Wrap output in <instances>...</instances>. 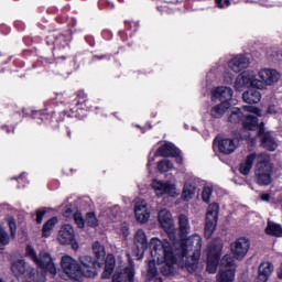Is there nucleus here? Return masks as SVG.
I'll use <instances>...</instances> for the list:
<instances>
[{
  "mask_svg": "<svg viewBox=\"0 0 282 282\" xmlns=\"http://www.w3.org/2000/svg\"><path fill=\"white\" fill-rule=\"evenodd\" d=\"M150 250L151 256L154 258V260H151L148 264V279L151 282H164L160 273H158V268H155V259L156 261H165L161 267V274H163V276H171L175 270L173 265L177 262L181 263L182 268H186L182 258L175 253L173 246H171V242L166 239L151 238Z\"/></svg>",
  "mask_w": 282,
  "mask_h": 282,
  "instance_id": "1",
  "label": "nucleus"
},
{
  "mask_svg": "<svg viewBox=\"0 0 282 282\" xmlns=\"http://www.w3.org/2000/svg\"><path fill=\"white\" fill-rule=\"evenodd\" d=\"M171 246L175 254L182 259L183 265L188 272L197 270L199 257H202V236L193 235L188 238H181V240H171Z\"/></svg>",
  "mask_w": 282,
  "mask_h": 282,
  "instance_id": "2",
  "label": "nucleus"
},
{
  "mask_svg": "<svg viewBox=\"0 0 282 282\" xmlns=\"http://www.w3.org/2000/svg\"><path fill=\"white\" fill-rule=\"evenodd\" d=\"M281 74L274 68H262L258 72V78L254 70H246L239 74L235 80L236 91H243L246 87H254L256 89H265L272 87L274 83H279Z\"/></svg>",
  "mask_w": 282,
  "mask_h": 282,
  "instance_id": "3",
  "label": "nucleus"
},
{
  "mask_svg": "<svg viewBox=\"0 0 282 282\" xmlns=\"http://www.w3.org/2000/svg\"><path fill=\"white\" fill-rule=\"evenodd\" d=\"M254 160H257L256 164V181L260 186H270L272 184V159L270 154L262 153H251L246 160L240 163L239 171L241 175H249L250 171H252V165L254 164Z\"/></svg>",
  "mask_w": 282,
  "mask_h": 282,
  "instance_id": "4",
  "label": "nucleus"
},
{
  "mask_svg": "<svg viewBox=\"0 0 282 282\" xmlns=\"http://www.w3.org/2000/svg\"><path fill=\"white\" fill-rule=\"evenodd\" d=\"M242 109L246 113L241 111V108H232L228 117L229 122H231V124H239V122H242L245 129L248 131L259 129V121L257 118H261V110L254 106H245Z\"/></svg>",
  "mask_w": 282,
  "mask_h": 282,
  "instance_id": "5",
  "label": "nucleus"
},
{
  "mask_svg": "<svg viewBox=\"0 0 282 282\" xmlns=\"http://www.w3.org/2000/svg\"><path fill=\"white\" fill-rule=\"evenodd\" d=\"M25 254L26 257L31 258V260L35 263V265H37V268L50 272V274H56V265L54 264V261H52V256H50V253H47L46 251H41L37 256L36 251L34 250V248H32V246H26Z\"/></svg>",
  "mask_w": 282,
  "mask_h": 282,
  "instance_id": "6",
  "label": "nucleus"
},
{
  "mask_svg": "<svg viewBox=\"0 0 282 282\" xmlns=\"http://www.w3.org/2000/svg\"><path fill=\"white\" fill-rule=\"evenodd\" d=\"M236 270L237 263L235 262V258L230 254L224 256V258L220 260L217 282H234Z\"/></svg>",
  "mask_w": 282,
  "mask_h": 282,
  "instance_id": "7",
  "label": "nucleus"
},
{
  "mask_svg": "<svg viewBox=\"0 0 282 282\" xmlns=\"http://www.w3.org/2000/svg\"><path fill=\"white\" fill-rule=\"evenodd\" d=\"M223 248L224 245L219 238H216L209 245L207 252V272H209V274H215V272H217V265H219Z\"/></svg>",
  "mask_w": 282,
  "mask_h": 282,
  "instance_id": "8",
  "label": "nucleus"
},
{
  "mask_svg": "<svg viewBox=\"0 0 282 282\" xmlns=\"http://www.w3.org/2000/svg\"><path fill=\"white\" fill-rule=\"evenodd\" d=\"M152 189L156 197H178L180 192L177 185L171 181L153 180L151 183Z\"/></svg>",
  "mask_w": 282,
  "mask_h": 282,
  "instance_id": "9",
  "label": "nucleus"
},
{
  "mask_svg": "<svg viewBox=\"0 0 282 282\" xmlns=\"http://www.w3.org/2000/svg\"><path fill=\"white\" fill-rule=\"evenodd\" d=\"M62 270L65 274L74 281L83 280V271H80V264L70 256H64L61 260Z\"/></svg>",
  "mask_w": 282,
  "mask_h": 282,
  "instance_id": "10",
  "label": "nucleus"
},
{
  "mask_svg": "<svg viewBox=\"0 0 282 282\" xmlns=\"http://www.w3.org/2000/svg\"><path fill=\"white\" fill-rule=\"evenodd\" d=\"M219 217V204L213 203L207 208L206 224H205V237L210 239L213 232L217 228V219Z\"/></svg>",
  "mask_w": 282,
  "mask_h": 282,
  "instance_id": "11",
  "label": "nucleus"
},
{
  "mask_svg": "<svg viewBox=\"0 0 282 282\" xmlns=\"http://www.w3.org/2000/svg\"><path fill=\"white\" fill-rule=\"evenodd\" d=\"M79 262L82 265V276H86L87 279H94V276H98L97 268H100V263L96 262L91 256L79 257Z\"/></svg>",
  "mask_w": 282,
  "mask_h": 282,
  "instance_id": "12",
  "label": "nucleus"
},
{
  "mask_svg": "<svg viewBox=\"0 0 282 282\" xmlns=\"http://www.w3.org/2000/svg\"><path fill=\"white\" fill-rule=\"evenodd\" d=\"M158 219L161 228L164 229L170 241H173V239H175V225L173 224V215H171V212H169V209L160 210Z\"/></svg>",
  "mask_w": 282,
  "mask_h": 282,
  "instance_id": "13",
  "label": "nucleus"
},
{
  "mask_svg": "<svg viewBox=\"0 0 282 282\" xmlns=\"http://www.w3.org/2000/svg\"><path fill=\"white\" fill-rule=\"evenodd\" d=\"M230 250L234 259L241 261V259H243V257H246L250 250V240L245 237L238 238L236 241L231 242Z\"/></svg>",
  "mask_w": 282,
  "mask_h": 282,
  "instance_id": "14",
  "label": "nucleus"
},
{
  "mask_svg": "<svg viewBox=\"0 0 282 282\" xmlns=\"http://www.w3.org/2000/svg\"><path fill=\"white\" fill-rule=\"evenodd\" d=\"M238 141L237 139H215L214 150L219 151L224 155H230L237 151Z\"/></svg>",
  "mask_w": 282,
  "mask_h": 282,
  "instance_id": "15",
  "label": "nucleus"
},
{
  "mask_svg": "<svg viewBox=\"0 0 282 282\" xmlns=\"http://www.w3.org/2000/svg\"><path fill=\"white\" fill-rule=\"evenodd\" d=\"M69 41H72V33L67 32L66 34L62 33H51L46 37L47 45H54L55 50H64L69 45Z\"/></svg>",
  "mask_w": 282,
  "mask_h": 282,
  "instance_id": "16",
  "label": "nucleus"
},
{
  "mask_svg": "<svg viewBox=\"0 0 282 282\" xmlns=\"http://www.w3.org/2000/svg\"><path fill=\"white\" fill-rule=\"evenodd\" d=\"M134 216L139 224H147L151 219V210L147 200L139 198L134 204Z\"/></svg>",
  "mask_w": 282,
  "mask_h": 282,
  "instance_id": "17",
  "label": "nucleus"
},
{
  "mask_svg": "<svg viewBox=\"0 0 282 282\" xmlns=\"http://www.w3.org/2000/svg\"><path fill=\"white\" fill-rule=\"evenodd\" d=\"M228 67L231 72H235V74H239V72H243V69H248L250 67V58L243 54L235 55L228 62Z\"/></svg>",
  "mask_w": 282,
  "mask_h": 282,
  "instance_id": "18",
  "label": "nucleus"
},
{
  "mask_svg": "<svg viewBox=\"0 0 282 282\" xmlns=\"http://www.w3.org/2000/svg\"><path fill=\"white\" fill-rule=\"evenodd\" d=\"M134 246L137 250L134 251L135 257L138 259H142L144 257V251L149 248V240L147 239V232L143 229H138L134 235Z\"/></svg>",
  "mask_w": 282,
  "mask_h": 282,
  "instance_id": "19",
  "label": "nucleus"
},
{
  "mask_svg": "<svg viewBox=\"0 0 282 282\" xmlns=\"http://www.w3.org/2000/svg\"><path fill=\"white\" fill-rule=\"evenodd\" d=\"M258 135L261 138V145L263 149H267V151H276L279 143H276V139H274L272 133L265 132L263 123L259 126Z\"/></svg>",
  "mask_w": 282,
  "mask_h": 282,
  "instance_id": "20",
  "label": "nucleus"
},
{
  "mask_svg": "<svg viewBox=\"0 0 282 282\" xmlns=\"http://www.w3.org/2000/svg\"><path fill=\"white\" fill-rule=\"evenodd\" d=\"M235 96V90L228 86H218L212 90V100H220V102H230Z\"/></svg>",
  "mask_w": 282,
  "mask_h": 282,
  "instance_id": "21",
  "label": "nucleus"
},
{
  "mask_svg": "<svg viewBox=\"0 0 282 282\" xmlns=\"http://www.w3.org/2000/svg\"><path fill=\"white\" fill-rule=\"evenodd\" d=\"M74 237H76L74 232V227H72V225H64L59 229L57 241L62 246H69V243H72V241L74 240Z\"/></svg>",
  "mask_w": 282,
  "mask_h": 282,
  "instance_id": "22",
  "label": "nucleus"
},
{
  "mask_svg": "<svg viewBox=\"0 0 282 282\" xmlns=\"http://www.w3.org/2000/svg\"><path fill=\"white\" fill-rule=\"evenodd\" d=\"M133 276H135V270L133 265L126 267L123 271L117 270L112 276V282H133Z\"/></svg>",
  "mask_w": 282,
  "mask_h": 282,
  "instance_id": "23",
  "label": "nucleus"
},
{
  "mask_svg": "<svg viewBox=\"0 0 282 282\" xmlns=\"http://www.w3.org/2000/svg\"><path fill=\"white\" fill-rule=\"evenodd\" d=\"M274 272V265L272 262H262L258 268L257 282H268L270 276Z\"/></svg>",
  "mask_w": 282,
  "mask_h": 282,
  "instance_id": "24",
  "label": "nucleus"
},
{
  "mask_svg": "<svg viewBox=\"0 0 282 282\" xmlns=\"http://www.w3.org/2000/svg\"><path fill=\"white\" fill-rule=\"evenodd\" d=\"M195 191H197V183H195V178L185 181L182 192V199L185 202H191V199H193V195H195Z\"/></svg>",
  "mask_w": 282,
  "mask_h": 282,
  "instance_id": "25",
  "label": "nucleus"
},
{
  "mask_svg": "<svg viewBox=\"0 0 282 282\" xmlns=\"http://www.w3.org/2000/svg\"><path fill=\"white\" fill-rule=\"evenodd\" d=\"M242 99L248 105H257L258 102H261V91L257 90L256 87L250 88L242 94Z\"/></svg>",
  "mask_w": 282,
  "mask_h": 282,
  "instance_id": "26",
  "label": "nucleus"
},
{
  "mask_svg": "<svg viewBox=\"0 0 282 282\" xmlns=\"http://www.w3.org/2000/svg\"><path fill=\"white\" fill-rule=\"evenodd\" d=\"M11 270L15 276H23V274H33L34 270L30 271L25 260H17L12 263Z\"/></svg>",
  "mask_w": 282,
  "mask_h": 282,
  "instance_id": "27",
  "label": "nucleus"
},
{
  "mask_svg": "<svg viewBox=\"0 0 282 282\" xmlns=\"http://www.w3.org/2000/svg\"><path fill=\"white\" fill-rule=\"evenodd\" d=\"M162 155V158H173L180 155V149L175 147L173 143H164L159 149L158 152Z\"/></svg>",
  "mask_w": 282,
  "mask_h": 282,
  "instance_id": "28",
  "label": "nucleus"
},
{
  "mask_svg": "<svg viewBox=\"0 0 282 282\" xmlns=\"http://www.w3.org/2000/svg\"><path fill=\"white\" fill-rule=\"evenodd\" d=\"M116 270V256L113 253H108L105 261V270L102 272V279H110Z\"/></svg>",
  "mask_w": 282,
  "mask_h": 282,
  "instance_id": "29",
  "label": "nucleus"
},
{
  "mask_svg": "<svg viewBox=\"0 0 282 282\" xmlns=\"http://www.w3.org/2000/svg\"><path fill=\"white\" fill-rule=\"evenodd\" d=\"M178 228L181 239H186L191 235V221L186 215L178 216Z\"/></svg>",
  "mask_w": 282,
  "mask_h": 282,
  "instance_id": "30",
  "label": "nucleus"
},
{
  "mask_svg": "<svg viewBox=\"0 0 282 282\" xmlns=\"http://www.w3.org/2000/svg\"><path fill=\"white\" fill-rule=\"evenodd\" d=\"M230 109V104L228 101H221L220 104L214 106L210 110L212 118L219 119L226 115V111Z\"/></svg>",
  "mask_w": 282,
  "mask_h": 282,
  "instance_id": "31",
  "label": "nucleus"
},
{
  "mask_svg": "<svg viewBox=\"0 0 282 282\" xmlns=\"http://www.w3.org/2000/svg\"><path fill=\"white\" fill-rule=\"evenodd\" d=\"M75 105L82 111H89L91 109V101L87 99V94L84 91L78 93Z\"/></svg>",
  "mask_w": 282,
  "mask_h": 282,
  "instance_id": "32",
  "label": "nucleus"
},
{
  "mask_svg": "<svg viewBox=\"0 0 282 282\" xmlns=\"http://www.w3.org/2000/svg\"><path fill=\"white\" fill-rule=\"evenodd\" d=\"M56 224H58V218L53 217L51 219H48L42 228V237H45V239H47V237H50L52 235V231L54 230V227L56 226Z\"/></svg>",
  "mask_w": 282,
  "mask_h": 282,
  "instance_id": "33",
  "label": "nucleus"
},
{
  "mask_svg": "<svg viewBox=\"0 0 282 282\" xmlns=\"http://www.w3.org/2000/svg\"><path fill=\"white\" fill-rule=\"evenodd\" d=\"M265 232H267V235H270L271 237H282V227L279 224L269 221L268 226L265 228Z\"/></svg>",
  "mask_w": 282,
  "mask_h": 282,
  "instance_id": "34",
  "label": "nucleus"
},
{
  "mask_svg": "<svg viewBox=\"0 0 282 282\" xmlns=\"http://www.w3.org/2000/svg\"><path fill=\"white\" fill-rule=\"evenodd\" d=\"M93 252L98 260L105 259V254H107V251H105V246H102L99 241L93 243Z\"/></svg>",
  "mask_w": 282,
  "mask_h": 282,
  "instance_id": "35",
  "label": "nucleus"
},
{
  "mask_svg": "<svg viewBox=\"0 0 282 282\" xmlns=\"http://www.w3.org/2000/svg\"><path fill=\"white\" fill-rule=\"evenodd\" d=\"M6 246H10V235L0 224V250H3Z\"/></svg>",
  "mask_w": 282,
  "mask_h": 282,
  "instance_id": "36",
  "label": "nucleus"
},
{
  "mask_svg": "<svg viewBox=\"0 0 282 282\" xmlns=\"http://www.w3.org/2000/svg\"><path fill=\"white\" fill-rule=\"evenodd\" d=\"M158 169L160 173H166L169 171H173V162L164 159L158 163Z\"/></svg>",
  "mask_w": 282,
  "mask_h": 282,
  "instance_id": "37",
  "label": "nucleus"
},
{
  "mask_svg": "<svg viewBox=\"0 0 282 282\" xmlns=\"http://www.w3.org/2000/svg\"><path fill=\"white\" fill-rule=\"evenodd\" d=\"M212 195H213V187L208 185L205 186L202 193L203 202H205V204H208L210 202Z\"/></svg>",
  "mask_w": 282,
  "mask_h": 282,
  "instance_id": "38",
  "label": "nucleus"
},
{
  "mask_svg": "<svg viewBox=\"0 0 282 282\" xmlns=\"http://www.w3.org/2000/svg\"><path fill=\"white\" fill-rule=\"evenodd\" d=\"M86 223L91 228H96V226H98V218L96 217V214L95 213H88L86 215Z\"/></svg>",
  "mask_w": 282,
  "mask_h": 282,
  "instance_id": "39",
  "label": "nucleus"
},
{
  "mask_svg": "<svg viewBox=\"0 0 282 282\" xmlns=\"http://www.w3.org/2000/svg\"><path fill=\"white\" fill-rule=\"evenodd\" d=\"M75 224L78 226V228H85V218H83V214L79 212H76L73 215Z\"/></svg>",
  "mask_w": 282,
  "mask_h": 282,
  "instance_id": "40",
  "label": "nucleus"
},
{
  "mask_svg": "<svg viewBox=\"0 0 282 282\" xmlns=\"http://www.w3.org/2000/svg\"><path fill=\"white\" fill-rule=\"evenodd\" d=\"M223 76L226 85H232V80H235V75L232 73L224 70Z\"/></svg>",
  "mask_w": 282,
  "mask_h": 282,
  "instance_id": "41",
  "label": "nucleus"
},
{
  "mask_svg": "<svg viewBox=\"0 0 282 282\" xmlns=\"http://www.w3.org/2000/svg\"><path fill=\"white\" fill-rule=\"evenodd\" d=\"M47 212L45 209H37L35 212V221L36 224H42L43 223V218L45 217V214Z\"/></svg>",
  "mask_w": 282,
  "mask_h": 282,
  "instance_id": "42",
  "label": "nucleus"
},
{
  "mask_svg": "<svg viewBox=\"0 0 282 282\" xmlns=\"http://www.w3.org/2000/svg\"><path fill=\"white\" fill-rule=\"evenodd\" d=\"M8 224H9V228H10V231H11V237H17V221H14L13 218H10L8 220Z\"/></svg>",
  "mask_w": 282,
  "mask_h": 282,
  "instance_id": "43",
  "label": "nucleus"
},
{
  "mask_svg": "<svg viewBox=\"0 0 282 282\" xmlns=\"http://www.w3.org/2000/svg\"><path fill=\"white\" fill-rule=\"evenodd\" d=\"M74 209L72 207V205L66 206L65 210H64V217H66L67 219H69V217H74Z\"/></svg>",
  "mask_w": 282,
  "mask_h": 282,
  "instance_id": "44",
  "label": "nucleus"
},
{
  "mask_svg": "<svg viewBox=\"0 0 282 282\" xmlns=\"http://www.w3.org/2000/svg\"><path fill=\"white\" fill-rule=\"evenodd\" d=\"M216 4L218 8H229L230 6V0H216Z\"/></svg>",
  "mask_w": 282,
  "mask_h": 282,
  "instance_id": "45",
  "label": "nucleus"
},
{
  "mask_svg": "<svg viewBox=\"0 0 282 282\" xmlns=\"http://www.w3.org/2000/svg\"><path fill=\"white\" fill-rule=\"evenodd\" d=\"M280 109L276 106H269L268 113H279Z\"/></svg>",
  "mask_w": 282,
  "mask_h": 282,
  "instance_id": "46",
  "label": "nucleus"
},
{
  "mask_svg": "<svg viewBox=\"0 0 282 282\" xmlns=\"http://www.w3.org/2000/svg\"><path fill=\"white\" fill-rule=\"evenodd\" d=\"M121 235H123V237H129V226L123 225L121 227Z\"/></svg>",
  "mask_w": 282,
  "mask_h": 282,
  "instance_id": "47",
  "label": "nucleus"
},
{
  "mask_svg": "<svg viewBox=\"0 0 282 282\" xmlns=\"http://www.w3.org/2000/svg\"><path fill=\"white\" fill-rule=\"evenodd\" d=\"M155 158H158V153H155L152 158L151 156L149 158L148 166H151L153 162H155Z\"/></svg>",
  "mask_w": 282,
  "mask_h": 282,
  "instance_id": "48",
  "label": "nucleus"
},
{
  "mask_svg": "<svg viewBox=\"0 0 282 282\" xmlns=\"http://www.w3.org/2000/svg\"><path fill=\"white\" fill-rule=\"evenodd\" d=\"M262 202H270V194H261Z\"/></svg>",
  "mask_w": 282,
  "mask_h": 282,
  "instance_id": "49",
  "label": "nucleus"
},
{
  "mask_svg": "<svg viewBox=\"0 0 282 282\" xmlns=\"http://www.w3.org/2000/svg\"><path fill=\"white\" fill-rule=\"evenodd\" d=\"M174 158H175L177 164H182L183 160H182V156L180 155V153Z\"/></svg>",
  "mask_w": 282,
  "mask_h": 282,
  "instance_id": "50",
  "label": "nucleus"
},
{
  "mask_svg": "<svg viewBox=\"0 0 282 282\" xmlns=\"http://www.w3.org/2000/svg\"><path fill=\"white\" fill-rule=\"evenodd\" d=\"M24 178H25V173H22V174L19 176L18 181L21 182V180H24Z\"/></svg>",
  "mask_w": 282,
  "mask_h": 282,
  "instance_id": "51",
  "label": "nucleus"
},
{
  "mask_svg": "<svg viewBox=\"0 0 282 282\" xmlns=\"http://www.w3.org/2000/svg\"><path fill=\"white\" fill-rule=\"evenodd\" d=\"M279 279H282V267L278 271Z\"/></svg>",
  "mask_w": 282,
  "mask_h": 282,
  "instance_id": "52",
  "label": "nucleus"
},
{
  "mask_svg": "<svg viewBox=\"0 0 282 282\" xmlns=\"http://www.w3.org/2000/svg\"><path fill=\"white\" fill-rule=\"evenodd\" d=\"M70 111H72V115H73V116H75V117L78 116V113H76L75 108H70Z\"/></svg>",
  "mask_w": 282,
  "mask_h": 282,
  "instance_id": "53",
  "label": "nucleus"
},
{
  "mask_svg": "<svg viewBox=\"0 0 282 282\" xmlns=\"http://www.w3.org/2000/svg\"><path fill=\"white\" fill-rule=\"evenodd\" d=\"M110 210H115V213H118L120 210V207L116 206L115 208H112Z\"/></svg>",
  "mask_w": 282,
  "mask_h": 282,
  "instance_id": "54",
  "label": "nucleus"
},
{
  "mask_svg": "<svg viewBox=\"0 0 282 282\" xmlns=\"http://www.w3.org/2000/svg\"><path fill=\"white\" fill-rule=\"evenodd\" d=\"M217 70H218V72H224V66H219V67L217 68Z\"/></svg>",
  "mask_w": 282,
  "mask_h": 282,
  "instance_id": "55",
  "label": "nucleus"
},
{
  "mask_svg": "<svg viewBox=\"0 0 282 282\" xmlns=\"http://www.w3.org/2000/svg\"><path fill=\"white\" fill-rule=\"evenodd\" d=\"M35 115H36V116H43V115L41 113V111H36Z\"/></svg>",
  "mask_w": 282,
  "mask_h": 282,
  "instance_id": "56",
  "label": "nucleus"
},
{
  "mask_svg": "<svg viewBox=\"0 0 282 282\" xmlns=\"http://www.w3.org/2000/svg\"><path fill=\"white\" fill-rule=\"evenodd\" d=\"M212 74H213V70L208 73L207 78H210Z\"/></svg>",
  "mask_w": 282,
  "mask_h": 282,
  "instance_id": "57",
  "label": "nucleus"
},
{
  "mask_svg": "<svg viewBox=\"0 0 282 282\" xmlns=\"http://www.w3.org/2000/svg\"><path fill=\"white\" fill-rule=\"evenodd\" d=\"M67 133H68V137H70V135H72V132H70V131H68Z\"/></svg>",
  "mask_w": 282,
  "mask_h": 282,
  "instance_id": "58",
  "label": "nucleus"
},
{
  "mask_svg": "<svg viewBox=\"0 0 282 282\" xmlns=\"http://www.w3.org/2000/svg\"><path fill=\"white\" fill-rule=\"evenodd\" d=\"M7 133H10V129H7Z\"/></svg>",
  "mask_w": 282,
  "mask_h": 282,
  "instance_id": "59",
  "label": "nucleus"
}]
</instances>
